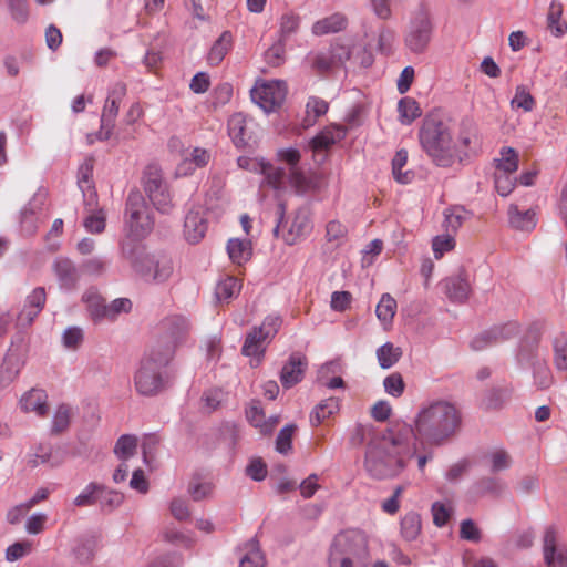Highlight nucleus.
<instances>
[{"mask_svg": "<svg viewBox=\"0 0 567 567\" xmlns=\"http://www.w3.org/2000/svg\"><path fill=\"white\" fill-rule=\"evenodd\" d=\"M461 424L456 408L439 401L423 408L415 419V430L405 422L391 423L379 430L371 423L357 424L350 442L354 446L367 443L364 467L375 478L399 475L415 455L414 440L426 445H441L452 437Z\"/></svg>", "mask_w": 567, "mask_h": 567, "instance_id": "obj_1", "label": "nucleus"}, {"mask_svg": "<svg viewBox=\"0 0 567 567\" xmlns=\"http://www.w3.org/2000/svg\"><path fill=\"white\" fill-rule=\"evenodd\" d=\"M176 349L174 344L157 338L135 374L138 390H161L173 385V374L166 367L173 360Z\"/></svg>", "mask_w": 567, "mask_h": 567, "instance_id": "obj_2", "label": "nucleus"}, {"mask_svg": "<svg viewBox=\"0 0 567 567\" xmlns=\"http://www.w3.org/2000/svg\"><path fill=\"white\" fill-rule=\"evenodd\" d=\"M419 141L436 166L451 167L460 158L458 146L449 126L440 120L425 118L419 131Z\"/></svg>", "mask_w": 567, "mask_h": 567, "instance_id": "obj_3", "label": "nucleus"}, {"mask_svg": "<svg viewBox=\"0 0 567 567\" xmlns=\"http://www.w3.org/2000/svg\"><path fill=\"white\" fill-rule=\"evenodd\" d=\"M153 219L150 208L138 190L130 192L126 199L124 231L126 240L122 243V251L132 255L134 248L127 240L136 241L146 237L153 228Z\"/></svg>", "mask_w": 567, "mask_h": 567, "instance_id": "obj_4", "label": "nucleus"}, {"mask_svg": "<svg viewBox=\"0 0 567 567\" xmlns=\"http://www.w3.org/2000/svg\"><path fill=\"white\" fill-rule=\"evenodd\" d=\"M368 536L360 529L350 528L336 535L328 563L344 561V565H362L369 555Z\"/></svg>", "mask_w": 567, "mask_h": 567, "instance_id": "obj_5", "label": "nucleus"}, {"mask_svg": "<svg viewBox=\"0 0 567 567\" xmlns=\"http://www.w3.org/2000/svg\"><path fill=\"white\" fill-rule=\"evenodd\" d=\"M433 33V23L429 10L419 6L412 11L404 34V43L413 53H423L429 47Z\"/></svg>", "mask_w": 567, "mask_h": 567, "instance_id": "obj_6", "label": "nucleus"}, {"mask_svg": "<svg viewBox=\"0 0 567 567\" xmlns=\"http://www.w3.org/2000/svg\"><path fill=\"white\" fill-rule=\"evenodd\" d=\"M126 94V85L123 82H117L110 91L101 115V126L97 133L87 134L86 140L89 144L97 141H107L112 134L115 120L118 114L120 103Z\"/></svg>", "mask_w": 567, "mask_h": 567, "instance_id": "obj_7", "label": "nucleus"}, {"mask_svg": "<svg viewBox=\"0 0 567 567\" xmlns=\"http://www.w3.org/2000/svg\"><path fill=\"white\" fill-rule=\"evenodd\" d=\"M251 100L266 113L275 112L286 100L287 85L286 82L258 81L251 89Z\"/></svg>", "mask_w": 567, "mask_h": 567, "instance_id": "obj_8", "label": "nucleus"}, {"mask_svg": "<svg viewBox=\"0 0 567 567\" xmlns=\"http://www.w3.org/2000/svg\"><path fill=\"white\" fill-rule=\"evenodd\" d=\"M133 267L146 281L162 284L173 274L172 259L165 255H145L133 262Z\"/></svg>", "mask_w": 567, "mask_h": 567, "instance_id": "obj_9", "label": "nucleus"}, {"mask_svg": "<svg viewBox=\"0 0 567 567\" xmlns=\"http://www.w3.org/2000/svg\"><path fill=\"white\" fill-rule=\"evenodd\" d=\"M143 187L153 205L161 212L167 213L172 206L171 194L157 166L150 165L143 175Z\"/></svg>", "mask_w": 567, "mask_h": 567, "instance_id": "obj_10", "label": "nucleus"}, {"mask_svg": "<svg viewBox=\"0 0 567 567\" xmlns=\"http://www.w3.org/2000/svg\"><path fill=\"white\" fill-rule=\"evenodd\" d=\"M158 329V337L162 338L163 341H167L178 348L187 341L190 326L184 316L172 315L161 321Z\"/></svg>", "mask_w": 567, "mask_h": 567, "instance_id": "obj_11", "label": "nucleus"}, {"mask_svg": "<svg viewBox=\"0 0 567 567\" xmlns=\"http://www.w3.org/2000/svg\"><path fill=\"white\" fill-rule=\"evenodd\" d=\"M312 230V223L310 218V210L308 207H300L296 210L284 240L288 245H295L299 240L307 237Z\"/></svg>", "mask_w": 567, "mask_h": 567, "instance_id": "obj_12", "label": "nucleus"}, {"mask_svg": "<svg viewBox=\"0 0 567 567\" xmlns=\"http://www.w3.org/2000/svg\"><path fill=\"white\" fill-rule=\"evenodd\" d=\"M208 221L202 207L192 208L184 221V236L189 244L199 243L206 235Z\"/></svg>", "mask_w": 567, "mask_h": 567, "instance_id": "obj_13", "label": "nucleus"}, {"mask_svg": "<svg viewBox=\"0 0 567 567\" xmlns=\"http://www.w3.org/2000/svg\"><path fill=\"white\" fill-rule=\"evenodd\" d=\"M307 365L308 362L305 354L300 352L291 353L280 372L282 386L288 389L298 384L303 378Z\"/></svg>", "mask_w": 567, "mask_h": 567, "instance_id": "obj_14", "label": "nucleus"}, {"mask_svg": "<svg viewBox=\"0 0 567 567\" xmlns=\"http://www.w3.org/2000/svg\"><path fill=\"white\" fill-rule=\"evenodd\" d=\"M557 533L556 529L550 526L546 529L543 540L544 559L548 567H567V547H556Z\"/></svg>", "mask_w": 567, "mask_h": 567, "instance_id": "obj_15", "label": "nucleus"}, {"mask_svg": "<svg viewBox=\"0 0 567 567\" xmlns=\"http://www.w3.org/2000/svg\"><path fill=\"white\" fill-rule=\"evenodd\" d=\"M94 158L86 157L78 171V185L83 193L84 204L86 206L97 205V194L92 181Z\"/></svg>", "mask_w": 567, "mask_h": 567, "instance_id": "obj_16", "label": "nucleus"}, {"mask_svg": "<svg viewBox=\"0 0 567 567\" xmlns=\"http://www.w3.org/2000/svg\"><path fill=\"white\" fill-rule=\"evenodd\" d=\"M248 422L262 435H269L277 427L279 416H269L266 419L264 409L259 401L252 400L246 409Z\"/></svg>", "mask_w": 567, "mask_h": 567, "instance_id": "obj_17", "label": "nucleus"}, {"mask_svg": "<svg viewBox=\"0 0 567 567\" xmlns=\"http://www.w3.org/2000/svg\"><path fill=\"white\" fill-rule=\"evenodd\" d=\"M47 293L44 288L38 287L27 297L25 303L18 316V321L22 326H29L41 312L45 305Z\"/></svg>", "mask_w": 567, "mask_h": 567, "instance_id": "obj_18", "label": "nucleus"}, {"mask_svg": "<svg viewBox=\"0 0 567 567\" xmlns=\"http://www.w3.org/2000/svg\"><path fill=\"white\" fill-rule=\"evenodd\" d=\"M519 332V327L516 322H507L503 326L494 327L488 332L477 336L472 341V348L474 350H482L488 343L498 340H507L516 337Z\"/></svg>", "mask_w": 567, "mask_h": 567, "instance_id": "obj_19", "label": "nucleus"}, {"mask_svg": "<svg viewBox=\"0 0 567 567\" xmlns=\"http://www.w3.org/2000/svg\"><path fill=\"white\" fill-rule=\"evenodd\" d=\"M442 284L446 296L453 302H464L471 293V285L465 271L444 279Z\"/></svg>", "mask_w": 567, "mask_h": 567, "instance_id": "obj_20", "label": "nucleus"}, {"mask_svg": "<svg viewBox=\"0 0 567 567\" xmlns=\"http://www.w3.org/2000/svg\"><path fill=\"white\" fill-rule=\"evenodd\" d=\"M268 340L260 330L255 327L247 336L241 349V352L246 357H250V365L256 368L261 362L265 353L264 342Z\"/></svg>", "mask_w": 567, "mask_h": 567, "instance_id": "obj_21", "label": "nucleus"}, {"mask_svg": "<svg viewBox=\"0 0 567 567\" xmlns=\"http://www.w3.org/2000/svg\"><path fill=\"white\" fill-rule=\"evenodd\" d=\"M348 19L340 12L324 17L312 24L311 31L315 35L321 37L330 33H337L346 29Z\"/></svg>", "mask_w": 567, "mask_h": 567, "instance_id": "obj_22", "label": "nucleus"}, {"mask_svg": "<svg viewBox=\"0 0 567 567\" xmlns=\"http://www.w3.org/2000/svg\"><path fill=\"white\" fill-rule=\"evenodd\" d=\"M346 135V127L340 125H330L312 138L311 146L315 151L327 150L337 142L343 140Z\"/></svg>", "mask_w": 567, "mask_h": 567, "instance_id": "obj_23", "label": "nucleus"}, {"mask_svg": "<svg viewBox=\"0 0 567 567\" xmlns=\"http://www.w3.org/2000/svg\"><path fill=\"white\" fill-rule=\"evenodd\" d=\"M228 132L237 147L247 145L250 138L247 117L243 113L234 114L228 121Z\"/></svg>", "mask_w": 567, "mask_h": 567, "instance_id": "obj_24", "label": "nucleus"}, {"mask_svg": "<svg viewBox=\"0 0 567 567\" xmlns=\"http://www.w3.org/2000/svg\"><path fill=\"white\" fill-rule=\"evenodd\" d=\"M340 370L341 364L339 361H330L322 364L318 371V380L320 385L331 390L343 388V379L338 374Z\"/></svg>", "mask_w": 567, "mask_h": 567, "instance_id": "obj_25", "label": "nucleus"}, {"mask_svg": "<svg viewBox=\"0 0 567 567\" xmlns=\"http://www.w3.org/2000/svg\"><path fill=\"white\" fill-rule=\"evenodd\" d=\"M508 220L513 228L530 231L537 224L536 212L534 209L520 212L516 205H511L508 208Z\"/></svg>", "mask_w": 567, "mask_h": 567, "instance_id": "obj_26", "label": "nucleus"}, {"mask_svg": "<svg viewBox=\"0 0 567 567\" xmlns=\"http://www.w3.org/2000/svg\"><path fill=\"white\" fill-rule=\"evenodd\" d=\"M20 406L24 412H34L44 417L49 412L48 396L43 392H24L20 399Z\"/></svg>", "mask_w": 567, "mask_h": 567, "instance_id": "obj_27", "label": "nucleus"}, {"mask_svg": "<svg viewBox=\"0 0 567 567\" xmlns=\"http://www.w3.org/2000/svg\"><path fill=\"white\" fill-rule=\"evenodd\" d=\"M227 252L234 264L243 265L251 257V243L248 239L231 238L227 243Z\"/></svg>", "mask_w": 567, "mask_h": 567, "instance_id": "obj_28", "label": "nucleus"}, {"mask_svg": "<svg viewBox=\"0 0 567 567\" xmlns=\"http://www.w3.org/2000/svg\"><path fill=\"white\" fill-rule=\"evenodd\" d=\"M53 270L62 287L71 288L78 279L74 264L66 258H58L53 264Z\"/></svg>", "mask_w": 567, "mask_h": 567, "instance_id": "obj_29", "label": "nucleus"}, {"mask_svg": "<svg viewBox=\"0 0 567 567\" xmlns=\"http://www.w3.org/2000/svg\"><path fill=\"white\" fill-rule=\"evenodd\" d=\"M519 156L515 148L504 146L499 151V157L494 159L495 172L515 174L518 169Z\"/></svg>", "mask_w": 567, "mask_h": 567, "instance_id": "obj_30", "label": "nucleus"}, {"mask_svg": "<svg viewBox=\"0 0 567 567\" xmlns=\"http://www.w3.org/2000/svg\"><path fill=\"white\" fill-rule=\"evenodd\" d=\"M422 522L421 516L416 512L406 513L400 522L401 536L406 542L415 540L421 534Z\"/></svg>", "mask_w": 567, "mask_h": 567, "instance_id": "obj_31", "label": "nucleus"}, {"mask_svg": "<svg viewBox=\"0 0 567 567\" xmlns=\"http://www.w3.org/2000/svg\"><path fill=\"white\" fill-rule=\"evenodd\" d=\"M233 45V35L229 31H224L215 41L208 53V62L212 65H218Z\"/></svg>", "mask_w": 567, "mask_h": 567, "instance_id": "obj_32", "label": "nucleus"}, {"mask_svg": "<svg viewBox=\"0 0 567 567\" xmlns=\"http://www.w3.org/2000/svg\"><path fill=\"white\" fill-rule=\"evenodd\" d=\"M458 144L462 146V150L458 148L460 154L462 152L476 151L480 144V137L477 127L471 121L462 122L458 135Z\"/></svg>", "mask_w": 567, "mask_h": 567, "instance_id": "obj_33", "label": "nucleus"}, {"mask_svg": "<svg viewBox=\"0 0 567 567\" xmlns=\"http://www.w3.org/2000/svg\"><path fill=\"white\" fill-rule=\"evenodd\" d=\"M96 205L86 206L87 216L83 220L86 231L92 234H101L106 226V214L102 208H95Z\"/></svg>", "mask_w": 567, "mask_h": 567, "instance_id": "obj_34", "label": "nucleus"}, {"mask_svg": "<svg viewBox=\"0 0 567 567\" xmlns=\"http://www.w3.org/2000/svg\"><path fill=\"white\" fill-rule=\"evenodd\" d=\"M266 558L256 540L245 545V554L240 558L239 567H265Z\"/></svg>", "mask_w": 567, "mask_h": 567, "instance_id": "obj_35", "label": "nucleus"}, {"mask_svg": "<svg viewBox=\"0 0 567 567\" xmlns=\"http://www.w3.org/2000/svg\"><path fill=\"white\" fill-rule=\"evenodd\" d=\"M338 411V399L334 396H330L327 400L321 401L318 405H316L312 414L310 415V422L313 426H317Z\"/></svg>", "mask_w": 567, "mask_h": 567, "instance_id": "obj_36", "label": "nucleus"}, {"mask_svg": "<svg viewBox=\"0 0 567 567\" xmlns=\"http://www.w3.org/2000/svg\"><path fill=\"white\" fill-rule=\"evenodd\" d=\"M402 357V349L392 342H385L377 349V359L382 369L392 368Z\"/></svg>", "mask_w": 567, "mask_h": 567, "instance_id": "obj_37", "label": "nucleus"}, {"mask_svg": "<svg viewBox=\"0 0 567 567\" xmlns=\"http://www.w3.org/2000/svg\"><path fill=\"white\" fill-rule=\"evenodd\" d=\"M485 458L489 465V471L493 474L508 470L513 463L512 456L504 449H494L489 451Z\"/></svg>", "mask_w": 567, "mask_h": 567, "instance_id": "obj_38", "label": "nucleus"}, {"mask_svg": "<svg viewBox=\"0 0 567 567\" xmlns=\"http://www.w3.org/2000/svg\"><path fill=\"white\" fill-rule=\"evenodd\" d=\"M210 159V154L200 147H195L190 157H186L181 165L178 166V172L181 174H187L188 172L204 167L208 164Z\"/></svg>", "mask_w": 567, "mask_h": 567, "instance_id": "obj_39", "label": "nucleus"}, {"mask_svg": "<svg viewBox=\"0 0 567 567\" xmlns=\"http://www.w3.org/2000/svg\"><path fill=\"white\" fill-rule=\"evenodd\" d=\"M561 14L563 4L557 1H551L547 13V25L555 37H561L567 31V23L560 21Z\"/></svg>", "mask_w": 567, "mask_h": 567, "instance_id": "obj_40", "label": "nucleus"}, {"mask_svg": "<svg viewBox=\"0 0 567 567\" xmlns=\"http://www.w3.org/2000/svg\"><path fill=\"white\" fill-rule=\"evenodd\" d=\"M72 415V409L69 405H59L52 419L51 434L56 436L66 432L70 427Z\"/></svg>", "mask_w": 567, "mask_h": 567, "instance_id": "obj_41", "label": "nucleus"}, {"mask_svg": "<svg viewBox=\"0 0 567 567\" xmlns=\"http://www.w3.org/2000/svg\"><path fill=\"white\" fill-rule=\"evenodd\" d=\"M475 488H476V493L480 496L492 495V496L497 497V496H501L502 493L505 491L506 484L503 480H501L498 477L485 476V477H482L476 483Z\"/></svg>", "mask_w": 567, "mask_h": 567, "instance_id": "obj_42", "label": "nucleus"}, {"mask_svg": "<svg viewBox=\"0 0 567 567\" xmlns=\"http://www.w3.org/2000/svg\"><path fill=\"white\" fill-rule=\"evenodd\" d=\"M408 162V152L405 150H399L392 159V174L394 179L400 184H409L414 174L411 171H402Z\"/></svg>", "mask_w": 567, "mask_h": 567, "instance_id": "obj_43", "label": "nucleus"}, {"mask_svg": "<svg viewBox=\"0 0 567 567\" xmlns=\"http://www.w3.org/2000/svg\"><path fill=\"white\" fill-rule=\"evenodd\" d=\"M288 179L291 187L299 195L306 194L316 187L313 179L299 168L289 169Z\"/></svg>", "mask_w": 567, "mask_h": 567, "instance_id": "obj_44", "label": "nucleus"}, {"mask_svg": "<svg viewBox=\"0 0 567 567\" xmlns=\"http://www.w3.org/2000/svg\"><path fill=\"white\" fill-rule=\"evenodd\" d=\"M373 63V55L364 44H351L350 66L353 69H367Z\"/></svg>", "mask_w": 567, "mask_h": 567, "instance_id": "obj_45", "label": "nucleus"}, {"mask_svg": "<svg viewBox=\"0 0 567 567\" xmlns=\"http://www.w3.org/2000/svg\"><path fill=\"white\" fill-rule=\"evenodd\" d=\"M396 312V301L390 293H383L377 305L375 313L383 324H390Z\"/></svg>", "mask_w": 567, "mask_h": 567, "instance_id": "obj_46", "label": "nucleus"}, {"mask_svg": "<svg viewBox=\"0 0 567 567\" xmlns=\"http://www.w3.org/2000/svg\"><path fill=\"white\" fill-rule=\"evenodd\" d=\"M329 109L328 103L317 96L309 97L306 104V113L307 116L305 118V126H311L316 123V121L324 115Z\"/></svg>", "mask_w": 567, "mask_h": 567, "instance_id": "obj_47", "label": "nucleus"}, {"mask_svg": "<svg viewBox=\"0 0 567 567\" xmlns=\"http://www.w3.org/2000/svg\"><path fill=\"white\" fill-rule=\"evenodd\" d=\"M137 449V439L134 435L124 434L118 437L114 446L115 455L123 462H126L135 455Z\"/></svg>", "mask_w": 567, "mask_h": 567, "instance_id": "obj_48", "label": "nucleus"}, {"mask_svg": "<svg viewBox=\"0 0 567 567\" xmlns=\"http://www.w3.org/2000/svg\"><path fill=\"white\" fill-rule=\"evenodd\" d=\"M261 173L265 176L267 185L276 190H280L285 187L286 171L281 167H275L271 164H262Z\"/></svg>", "mask_w": 567, "mask_h": 567, "instance_id": "obj_49", "label": "nucleus"}, {"mask_svg": "<svg viewBox=\"0 0 567 567\" xmlns=\"http://www.w3.org/2000/svg\"><path fill=\"white\" fill-rule=\"evenodd\" d=\"M398 111L401 123L408 125L421 116V110L417 102L411 97L401 99L398 104Z\"/></svg>", "mask_w": 567, "mask_h": 567, "instance_id": "obj_50", "label": "nucleus"}, {"mask_svg": "<svg viewBox=\"0 0 567 567\" xmlns=\"http://www.w3.org/2000/svg\"><path fill=\"white\" fill-rule=\"evenodd\" d=\"M123 499V494L120 492L105 489L102 486H100V489L97 491L96 503H99L101 508L104 511H113L122 504Z\"/></svg>", "mask_w": 567, "mask_h": 567, "instance_id": "obj_51", "label": "nucleus"}, {"mask_svg": "<svg viewBox=\"0 0 567 567\" xmlns=\"http://www.w3.org/2000/svg\"><path fill=\"white\" fill-rule=\"evenodd\" d=\"M311 65L318 72H327L333 68H338L331 47L326 51L311 54Z\"/></svg>", "mask_w": 567, "mask_h": 567, "instance_id": "obj_52", "label": "nucleus"}, {"mask_svg": "<svg viewBox=\"0 0 567 567\" xmlns=\"http://www.w3.org/2000/svg\"><path fill=\"white\" fill-rule=\"evenodd\" d=\"M240 290V284L234 277H227L220 280L216 286V297L218 300H229L237 296Z\"/></svg>", "mask_w": 567, "mask_h": 567, "instance_id": "obj_53", "label": "nucleus"}, {"mask_svg": "<svg viewBox=\"0 0 567 567\" xmlns=\"http://www.w3.org/2000/svg\"><path fill=\"white\" fill-rule=\"evenodd\" d=\"M33 550V543L29 539L16 542L6 549V559L8 561H17Z\"/></svg>", "mask_w": 567, "mask_h": 567, "instance_id": "obj_54", "label": "nucleus"}, {"mask_svg": "<svg viewBox=\"0 0 567 567\" xmlns=\"http://www.w3.org/2000/svg\"><path fill=\"white\" fill-rule=\"evenodd\" d=\"M11 19L23 24L29 19L28 0H6Z\"/></svg>", "mask_w": 567, "mask_h": 567, "instance_id": "obj_55", "label": "nucleus"}, {"mask_svg": "<svg viewBox=\"0 0 567 567\" xmlns=\"http://www.w3.org/2000/svg\"><path fill=\"white\" fill-rule=\"evenodd\" d=\"M512 106L530 112L535 106V100L528 89L524 85L516 87L515 95L511 101Z\"/></svg>", "mask_w": 567, "mask_h": 567, "instance_id": "obj_56", "label": "nucleus"}, {"mask_svg": "<svg viewBox=\"0 0 567 567\" xmlns=\"http://www.w3.org/2000/svg\"><path fill=\"white\" fill-rule=\"evenodd\" d=\"M297 426L289 424L284 426L276 439V450L281 454H288L292 449V437Z\"/></svg>", "mask_w": 567, "mask_h": 567, "instance_id": "obj_57", "label": "nucleus"}, {"mask_svg": "<svg viewBox=\"0 0 567 567\" xmlns=\"http://www.w3.org/2000/svg\"><path fill=\"white\" fill-rule=\"evenodd\" d=\"M514 175L515 174H507L501 172L494 173L495 188L501 196H508L514 189L515 184L517 182V178Z\"/></svg>", "mask_w": 567, "mask_h": 567, "instance_id": "obj_58", "label": "nucleus"}, {"mask_svg": "<svg viewBox=\"0 0 567 567\" xmlns=\"http://www.w3.org/2000/svg\"><path fill=\"white\" fill-rule=\"evenodd\" d=\"M465 219V210L462 207L449 208L444 212V226L447 231L457 230Z\"/></svg>", "mask_w": 567, "mask_h": 567, "instance_id": "obj_59", "label": "nucleus"}, {"mask_svg": "<svg viewBox=\"0 0 567 567\" xmlns=\"http://www.w3.org/2000/svg\"><path fill=\"white\" fill-rule=\"evenodd\" d=\"M20 370V363L14 354H8L0 367V378L3 382L13 380Z\"/></svg>", "mask_w": 567, "mask_h": 567, "instance_id": "obj_60", "label": "nucleus"}, {"mask_svg": "<svg viewBox=\"0 0 567 567\" xmlns=\"http://www.w3.org/2000/svg\"><path fill=\"white\" fill-rule=\"evenodd\" d=\"M83 299L87 303V309L94 320L107 318V305L103 303V300L100 296L86 293L84 295Z\"/></svg>", "mask_w": 567, "mask_h": 567, "instance_id": "obj_61", "label": "nucleus"}, {"mask_svg": "<svg viewBox=\"0 0 567 567\" xmlns=\"http://www.w3.org/2000/svg\"><path fill=\"white\" fill-rule=\"evenodd\" d=\"M554 361L558 370L567 369V337H557L554 341Z\"/></svg>", "mask_w": 567, "mask_h": 567, "instance_id": "obj_62", "label": "nucleus"}, {"mask_svg": "<svg viewBox=\"0 0 567 567\" xmlns=\"http://www.w3.org/2000/svg\"><path fill=\"white\" fill-rule=\"evenodd\" d=\"M299 28V17L292 12L282 14L280 19V40L285 41Z\"/></svg>", "mask_w": 567, "mask_h": 567, "instance_id": "obj_63", "label": "nucleus"}, {"mask_svg": "<svg viewBox=\"0 0 567 567\" xmlns=\"http://www.w3.org/2000/svg\"><path fill=\"white\" fill-rule=\"evenodd\" d=\"M454 246L455 240L450 234L436 236L432 241L434 257L436 259L442 258L443 255L451 251Z\"/></svg>", "mask_w": 567, "mask_h": 567, "instance_id": "obj_64", "label": "nucleus"}]
</instances>
